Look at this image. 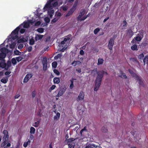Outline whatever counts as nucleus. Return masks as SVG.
<instances>
[{"mask_svg":"<svg viewBox=\"0 0 148 148\" xmlns=\"http://www.w3.org/2000/svg\"><path fill=\"white\" fill-rule=\"evenodd\" d=\"M97 76L95 81V87L94 90L97 91L100 86L102 78L104 73L107 74V72H105L103 71H100L97 73Z\"/></svg>","mask_w":148,"mask_h":148,"instance_id":"obj_1","label":"nucleus"},{"mask_svg":"<svg viewBox=\"0 0 148 148\" xmlns=\"http://www.w3.org/2000/svg\"><path fill=\"white\" fill-rule=\"evenodd\" d=\"M139 33L137 35V36L134 37L131 41L132 44H136L137 43V41H140L143 37L144 32L143 31L139 32Z\"/></svg>","mask_w":148,"mask_h":148,"instance_id":"obj_2","label":"nucleus"},{"mask_svg":"<svg viewBox=\"0 0 148 148\" xmlns=\"http://www.w3.org/2000/svg\"><path fill=\"white\" fill-rule=\"evenodd\" d=\"M128 71L131 75L138 81L139 84L140 85H142L143 83L142 79L141 77L139 76L138 75L134 73V71L132 70L129 69L128 70Z\"/></svg>","mask_w":148,"mask_h":148,"instance_id":"obj_3","label":"nucleus"},{"mask_svg":"<svg viewBox=\"0 0 148 148\" xmlns=\"http://www.w3.org/2000/svg\"><path fill=\"white\" fill-rule=\"evenodd\" d=\"M85 10L84 9L81 10L80 13L77 17L78 20V21H84L85 20L87 17H88V15L85 16L82 18V17L83 16L85 13Z\"/></svg>","mask_w":148,"mask_h":148,"instance_id":"obj_4","label":"nucleus"},{"mask_svg":"<svg viewBox=\"0 0 148 148\" xmlns=\"http://www.w3.org/2000/svg\"><path fill=\"white\" fill-rule=\"evenodd\" d=\"M114 38H111L109 41L108 46L109 49L110 50L112 49L113 47L114 44Z\"/></svg>","mask_w":148,"mask_h":148,"instance_id":"obj_5","label":"nucleus"},{"mask_svg":"<svg viewBox=\"0 0 148 148\" xmlns=\"http://www.w3.org/2000/svg\"><path fill=\"white\" fill-rule=\"evenodd\" d=\"M42 64L43 70L44 71H46L47 69V60L46 58H43L42 61Z\"/></svg>","mask_w":148,"mask_h":148,"instance_id":"obj_6","label":"nucleus"},{"mask_svg":"<svg viewBox=\"0 0 148 148\" xmlns=\"http://www.w3.org/2000/svg\"><path fill=\"white\" fill-rule=\"evenodd\" d=\"M72 36L71 35L69 34L67 36H65V47H68L70 43V40Z\"/></svg>","mask_w":148,"mask_h":148,"instance_id":"obj_7","label":"nucleus"},{"mask_svg":"<svg viewBox=\"0 0 148 148\" xmlns=\"http://www.w3.org/2000/svg\"><path fill=\"white\" fill-rule=\"evenodd\" d=\"M22 25H23L22 24H21L19 26L17 27L12 32L11 35H13V34H14V35H17L18 34V31L21 29Z\"/></svg>","mask_w":148,"mask_h":148,"instance_id":"obj_8","label":"nucleus"},{"mask_svg":"<svg viewBox=\"0 0 148 148\" xmlns=\"http://www.w3.org/2000/svg\"><path fill=\"white\" fill-rule=\"evenodd\" d=\"M65 44V38H64L63 41H62L61 42V45L59 46V47L58 48V51H59L62 52H64L65 51V47H63V46L62 45H64Z\"/></svg>","mask_w":148,"mask_h":148,"instance_id":"obj_9","label":"nucleus"},{"mask_svg":"<svg viewBox=\"0 0 148 148\" xmlns=\"http://www.w3.org/2000/svg\"><path fill=\"white\" fill-rule=\"evenodd\" d=\"M32 73H29L27 74L23 79V82L27 83L29 79L32 77Z\"/></svg>","mask_w":148,"mask_h":148,"instance_id":"obj_10","label":"nucleus"},{"mask_svg":"<svg viewBox=\"0 0 148 148\" xmlns=\"http://www.w3.org/2000/svg\"><path fill=\"white\" fill-rule=\"evenodd\" d=\"M69 138L68 135V134H65V138L66 139L65 140V143H72V142L74 141L75 140V139L73 138Z\"/></svg>","mask_w":148,"mask_h":148,"instance_id":"obj_11","label":"nucleus"},{"mask_svg":"<svg viewBox=\"0 0 148 148\" xmlns=\"http://www.w3.org/2000/svg\"><path fill=\"white\" fill-rule=\"evenodd\" d=\"M3 133L4 134L3 139H8L9 136L8 131L4 130L3 131Z\"/></svg>","mask_w":148,"mask_h":148,"instance_id":"obj_12","label":"nucleus"},{"mask_svg":"<svg viewBox=\"0 0 148 148\" xmlns=\"http://www.w3.org/2000/svg\"><path fill=\"white\" fill-rule=\"evenodd\" d=\"M51 3V6L49 7H46L45 5L44 7V10H45L46 9H48L49 8H50L52 7H57L58 5V3L57 1L54 2L53 3H51Z\"/></svg>","mask_w":148,"mask_h":148,"instance_id":"obj_13","label":"nucleus"},{"mask_svg":"<svg viewBox=\"0 0 148 148\" xmlns=\"http://www.w3.org/2000/svg\"><path fill=\"white\" fill-rule=\"evenodd\" d=\"M84 94L82 91H81L78 97V99L79 100H82L84 98Z\"/></svg>","mask_w":148,"mask_h":148,"instance_id":"obj_14","label":"nucleus"},{"mask_svg":"<svg viewBox=\"0 0 148 148\" xmlns=\"http://www.w3.org/2000/svg\"><path fill=\"white\" fill-rule=\"evenodd\" d=\"M54 13V11L53 10L49 9L48 11V14L49 16L51 18H52Z\"/></svg>","mask_w":148,"mask_h":148,"instance_id":"obj_15","label":"nucleus"},{"mask_svg":"<svg viewBox=\"0 0 148 148\" xmlns=\"http://www.w3.org/2000/svg\"><path fill=\"white\" fill-rule=\"evenodd\" d=\"M85 148H99V147L94 144H91L87 145Z\"/></svg>","mask_w":148,"mask_h":148,"instance_id":"obj_16","label":"nucleus"},{"mask_svg":"<svg viewBox=\"0 0 148 148\" xmlns=\"http://www.w3.org/2000/svg\"><path fill=\"white\" fill-rule=\"evenodd\" d=\"M64 92V89H63L61 88L60 89L58 94L56 96L59 97L62 96Z\"/></svg>","mask_w":148,"mask_h":148,"instance_id":"obj_17","label":"nucleus"},{"mask_svg":"<svg viewBox=\"0 0 148 148\" xmlns=\"http://www.w3.org/2000/svg\"><path fill=\"white\" fill-rule=\"evenodd\" d=\"M127 34L128 36L131 37L134 34V32L131 29H129L127 30Z\"/></svg>","mask_w":148,"mask_h":148,"instance_id":"obj_18","label":"nucleus"},{"mask_svg":"<svg viewBox=\"0 0 148 148\" xmlns=\"http://www.w3.org/2000/svg\"><path fill=\"white\" fill-rule=\"evenodd\" d=\"M53 82L55 84H58L60 82V78L58 77H55L53 78Z\"/></svg>","mask_w":148,"mask_h":148,"instance_id":"obj_19","label":"nucleus"},{"mask_svg":"<svg viewBox=\"0 0 148 148\" xmlns=\"http://www.w3.org/2000/svg\"><path fill=\"white\" fill-rule=\"evenodd\" d=\"M60 114L58 112H57L56 113V115L55 116H54V117H53L54 120L55 121L58 120L59 119L60 117Z\"/></svg>","mask_w":148,"mask_h":148,"instance_id":"obj_20","label":"nucleus"},{"mask_svg":"<svg viewBox=\"0 0 148 148\" xmlns=\"http://www.w3.org/2000/svg\"><path fill=\"white\" fill-rule=\"evenodd\" d=\"M29 23L30 22H24L23 23V25L21 26H23V28H27L29 26Z\"/></svg>","mask_w":148,"mask_h":148,"instance_id":"obj_21","label":"nucleus"},{"mask_svg":"<svg viewBox=\"0 0 148 148\" xmlns=\"http://www.w3.org/2000/svg\"><path fill=\"white\" fill-rule=\"evenodd\" d=\"M43 37V35H37L35 37V39L36 41L41 39Z\"/></svg>","mask_w":148,"mask_h":148,"instance_id":"obj_22","label":"nucleus"},{"mask_svg":"<svg viewBox=\"0 0 148 148\" xmlns=\"http://www.w3.org/2000/svg\"><path fill=\"white\" fill-rule=\"evenodd\" d=\"M61 16L62 14L60 12L57 11L55 12V17L59 18V19L60 18V17Z\"/></svg>","mask_w":148,"mask_h":148,"instance_id":"obj_23","label":"nucleus"},{"mask_svg":"<svg viewBox=\"0 0 148 148\" xmlns=\"http://www.w3.org/2000/svg\"><path fill=\"white\" fill-rule=\"evenodd\" d=\"M143 61L144 64H148V55H147L145 56L143 60Z\"/></svg>","mask_w":148,"mask_h":148,"instance_id":"obj_24","label":"nucleus"},{"mask_svg":"<svg viewBox=\"0 0 148 148\" xmlns=\"http://www.w3.org/2000/svg\"><path fill=\"white\" fill-rule=\"evenodd\" d=\"M0 51L1 53H5L6 54L8 53V49L5 47H3L1 49Z\"/></svg>","mask_w":148,"mask_h":148,"instance_id":"obj_25","label":"nucleus"},{"mask_svg":"<svg viewBox=\"0 0 148 148\" xmlns=\"http://www.w3.org/2000/svg\"><path fill=\"white\" fill-rule=\"evenodd\" d=\"M74 10H73L72 9H71L68 12L67 14L65 15V17L69 16L72 14L74 12Z\"/></svg>","mask_w":148,"mask_h":148,"instance_id":"obj_26","label":"nucleus"},{"mask_svg":"<svg viewBox=\"0 0 148 148\" xmlns=\"http://www.w3.org/2000/svg\"><path fill=\"white\" fill-rule=\"evenodd\" d=\"M131 49L134 51H137L138 50L137 45L136 44H134L131 46Z\"/></svg>","mask_w":148,"mask_h":148,"instance_id":"obj_27","label":"nucleus"},{"mask_svg":"<svg viewBox=\"0 0 148 148\" xmlns=\"http://www.w3.org/2000/svg\"><path fill=\"white\" fill-rule=\"evenodd\" d=\"M6 56V54L5 53H0V60H1L5 58Z\"/></svg>","mask_w":148,"mask_h":148,"instance_id":"obj_28","label":"nucleus"},{"mask_svg":"<svg viewBox=\"0 0 148 148\" xmlns=\"http://www.w3.org/2000/svg\"><path fill=\"white\" fill-rule=\"evenodd\" d=\"M8 80V78L7 77H5L2 79L1 80V81L4 84H5L7 82Z\"/></svg>","mask_w":148,"mask_h":148,"instance_id":"obj_29","label":"nucleus"},{"mask_svg":"<svg viewBox=\"0 0 148 148\" xmlns=\"http://www.w3.org/2000/svg\"><path fill=\"white\" fill-rule=\"evenodd\" d=\"M120 77L121 78H127V77L125 75V73H124L123 71H121L120 72Z\"/></svg>","mask_w":148,"mask_h":148,"instance_id":"obj_30","label":"nucleus"},{"mask_svg":"<svg viewBox=\"0 0 148 148\" xmlns=\"http://www.w3.org/2000/svg\"><path fill=\"white\" fill-rule=\"evenodd\" d=\"M104 61V60L100 58H99L98 60V63H97V65H99L100 64H102Z\"/></svg>","mask_w":148,"mask_h":148,"instance_id":"obj_31","label":"nucleus"},{"mask_svg":"<svg viewBox=\"0 0 148 148\" xmlns=\"http://www.w3.org/2000/svg\"><path fill=\"white\" fill-rule=\"evenodd\" d=\"M69 148H74L75 146V143L72 142L69 143L68 144Z\"/></svg>","mask_w":148,"mask_h":148,"instance_id":"obj_32","label":"nucleus"},{"mask_svg":"<svg viewBox=\"0 0 148 148\" xmlns=\"http://www.w3.org/2000/svg\"><path fill=\"white\" fill-rule=\"evenodd\" d=\"M35 129L32 127H31L30 128V133L31 134H34L35 133Z\"/></svg>","mask_w":148,"mask_h":148,"instance_id":"obj_33","label":"nucleus"},{"mask_svg":"<svg viewBox=\"0 0 148 148\" xmlns=\"http://www.w3.org/2000/svg\"><path fill=\"white\" fill-rule=\"evenodd\" d=\"M3 142V143L2 144L1 146L4 147L7 143L8 139H2Z\"/></svg>","mask_w":148,"mask_h":148,"instance_id":"obj_34","label":"nucleus"},{"mask_svg":"<svg viewBox=\"0 0 148 148\" xmlns=\"http://www.w3.org/2000/svg\"><path fill=\"white\" fill-rule=\"evenodd\" d=\"M36 31L40 33H42L44 31V29L42 28H39L37 29Z\"/></svg>","mask_w":148,"mask_h":148,"instance_id":"obj_35","label":"nucleus"},{"mask_svg":"<svg viewBox=\"0 0 148 148\" xmlns=\"http://www.w3.org/2000/svg\"><path fill=\"white\" fill-rule=\"evenodd\" d=\"M62 56V53H59L57 56L54 57V59H58V58H60Z\"/></svg>","mask_w":148,"mask_h":148,"instance_id":"obj_36","label":"nucleus"},{"mask_svg":"<svg viewBox=\"0 0 148 148\" xmlns=\"http://www.w3.org/2000/svg\"><path fill=\"white\" fill-rule=\"evenodd\" d=\"M74 79H72L70 80L71 84L70 85V88L71 89H72L74 87V84H73V82H74Z\"/></svg>","mask_w":148,"mask_h":148,"instance_id":"obj_37","label":"nucleus"},{"mask_svg":"<svg viewBox=\"0 0 148 148\" xmlns=\"http://www.w3.org/2000/svg\"><path fill=\"white\" fill-rule=\"evenodd\" d=\"M35 41L34 39L32 38L29 40V44L30 45H33L34 44Z\"/></svg>","mask_w":148,"mask_h":148,"instance_id":"obj_38","label":"nucleus"},{"mask_svg":"<svg viewBox=\"0 0 148 148\" xmlns=\"http://www.w3.org/2000/svg\"><path fill=\"white\" fill-rule=\"evenodd\" d=\"M57 65V62L54 61L52 63V66L53 68H56Z\"/></svg>","mask_w":148,"mask_h":148,"instance_id":"obj_39","label":"nucleus"},{"mask_svg":"<svg viewBox=\"0 0 148 148\" xmlns=\"http://www.w3.org/2000/svg\"><path fill=\"white\" fill-rule=\"evenodd\" d=\"M59 19V18L55 17V18L51 20V23H55L58 21Z\"/></svg>","mask_w":148,"mask_h":148,"instance_id":"obj_40","label":"nucleus"},{"mask_svg":"<svg viewBox=\"0 0 148 148\" xmlns=\"http://www.w3.org/2000/svg\"><path fill=\"white\" fill-rule=\"evenodd\" d=\"M16 60L14 58H12V59L11 61L13 65H15L17 63Z\"/></svg>","mask_w":148,"mask_h":148,"instance_id":"obj_41","label":"nucleus"},{"mask_svg":"<svg viewBox=\"0 0 148 148\" xmlns=\"http://www.w3.org/2000/svg\"><path fill=\"white\" fill-rule=\"evenodd\" d=\"M40 121H38L37 122H35L34 123V124L33 125L35 127H37L39 125Z\"/></svg>","mask_w":148,"mask_h":148,"instance_id":"obj_42","label":"nucleus"},{"mask_svg":"<svg viewBox=\"0 0 148 148\" xmlns=\"http://www.w3.org/2000/svg\"><path fill=\"white\" fill-rule=\"evenodd\" d=\"M11 37L13 40L17 39L18 37V36L17 35H14V34H13V35H11Z\"/></svg>","mask_w":148,"mask_h":148,"instance_id":"obj_43","label":"nucleus"},{"mask_svg":"<svg viewBox=\"0 0 148 148\" xmlns=\"http://www.w3.org/2000/svg\"><path fill=\"white\" fill-rule=\"evenodd\" d=\"M101 130L102 131L104 132H106L108 131L107 129L105 127H102Z\"/></svg>","mask_w":148,"mask_h":148,"instance_id":"obj_44","label":"nucleus"},{"mask_svg":"<svg viewBox=\"0 0 148 148\" xmlns=\"http://www.w3.org/2000/svg\"><path fill=\"white\" fill-rule=\"evenodd\" d=\"M100 31V29L99 28H97L95 29L94 31V33L95 34H97V33Z\"/></svg>","mask_w":148,"mask_h":148,"instance_id":"obj_45","label":"nucleus"},{"mask_svg":"<svg viewBox=\"0 0 148 148\" xmlns=\"http://www.w3.org/2000/svg\"><path fill=\"white\" fill-rule=\"evenodd\" d=\"M77 5V3H75L74 4L73 7L71 9H72L73 10H74V11H75L76 9Z\"/></svg>","mask_w":148,"mask_h":148,"instance_id":"obj_46","label":"nucleus"},{"mask_svg":"<svg viewBox=\"0 0 148 148\" xmlns=\"http://www.w3.org/2000/svg\"><path fill=\"white\" fill-rule=\"evenodd\" d=\"M56 86L55 85H53L49 88V92H51L52 90L55 89L56 88Z\"/></svg>","mask_w":148,"mask_h":148,"instance_id":"obj_47","label":"nucleus"},{"mask_svg":"<svg viewBox=\"0 0 148 148\" xmlns=\"http://www.w3.org/2000/svg\"><path fill=\"white\" fill-rule=\"evenodd\" d=\"M44 20L45 22L47 23H49L50 21V19L48 17H46L45 18Z\"/></svg>","mask_w":148,"mask_h":148,"instance_id":"obj_48","label":"nucleus"},{"mask_svg":"<svg viewBox=\"0 0 148 148\" xmlns=\"http://www.w3.org/2000/svg\"><path fill=\"white\" fill-rule=\"evenodd\" d=\"M14 53L16 55H20L21 54V52L18 50L15 51L14 52Z\"/></svg>","mask_w":148,"mask_h":148,"instance_id":"obj_49","label":"nucleus"},{"mask_svg":"<svg viewBox=\"0 0 148 148\" xmlns=\"http://www.w3.org/2000/svg\"><path fill=\"white\" fill-rule=\"evenodd\" d=\"M23 59V58L21 56L16 58V60L18 62L21 61Z\"/></svg>","mask_w":148,"mask_h":148,"instance_id":"obj_50","label":"nucleus"},{"mask_svg":"<svg viewBox=\"0 0 148 148\" xmlns=\"http://www.w3.org/2000/svg\"><path fill=\"white\" fill-rule=\"evenodd\" d=\"M53 72L57 75H59L60 74L59 72L56 69H54L53 70Z\"/></svg>","mask_w":148,"mask_h":148,"instance_id":"obj_51","label":"nucleus"},{"mask_svg":"<svg viewBox=\"0 0 148 148\" xmlns=\"http://www.w3.org/2000/svg\"><path fill=\"white\" fill-rule=\"evenodd\" d=\"M138 57L139 58L143 59L144 57V55L143 53H142L139 55Z\"/></svg>","mask_w":148,"mask_h":148,"instance_id":"obj_52","label":"nucleus"},{"mask_svg":"<svg viewBox=\"0 0 148 148\" xmlns=\"http://www.w3.org/2000/svg\"><path fill=\"white\" fill-rule=\"evenodd\" d=\"M15 45V44H14V43H12V44L10 45V48L11 49H12V48H14Z\"/></svg>","mask_w":148,"mask_h":148,"instance_id":"obj_53","label":"nucleus"},{"mask_svg":"<svg viewBox=\"0 0 148 148\" xmlns=\"http://www.w3.org/2000/svg\"><path fill=\"white\" fill-rule=\"evenodd\" d=\"M123 27H126L127 24V23L126 22L125 20L123 21Z\"/></svg>","mask_w":148,"mask_h":148,"instance_id":"obj_54","label":"nucleus"},{"mask_svg":"<svg viewBox=\"0 0 148 148\" xmlns=\"http://www.w3.org/2000/svg\"><path fill=\"white\" fill-rule=\"evenodd\" d=\"M23 44H20L18 46V48L19 49H22V48H23Z\"/></svg>","mask_w":148,"mask_h":148,"instance_id":"obj_55","label":"nucleus"},{"mask_svg":"<svg viewBox=\"0 0 148 148\" xmlns=\"http://www.w3.org/2000/svg\"><path fill=\"white\" fill-rule=\"evenodd\" d=\"M34 136L31 134L29 136V140H34Z\"/></svg>","mask_w":148,"mask_h":148,"instance_id":"obj_56","label":"nucleus"},{"mask_svg":"<svg viewBox=\"0 0 148 148\" xmlns=\"http://www.w3.org/2000/svg\"><path fill=\"white\" fill-rule=\"evenodd\" d=\"M41 110L40 109L37 113V115L39 116H41Z\"/></svg>","mask_w":148,"mask_h":148,"instance_id":"obj_57","label":"nucleus"},{"mask_svg":"<svg viewBox=\"0 0 148 148\" xmlns=\"http://www.w3.org/2000/svg\"><path fill=\"white\" fill-rule=\"evenodd\" d=\"M7 66L8 67H10L11 66V62L10 61L8 62L7 63Z\"/></svg>","mask_w":148,"mask_h":148,"instance_id":"obj_58","label":"nucleus"},{"mask_svg":"<svg viewBox=\"0 0 148 148\" xmlns=\"http://www.w3.org/2000/svg\"><path fill=\"white\" fill-rule=\"evenodd\" d=\"M25 42L23 39H21L18 40V43H23Z\"/></svg>","mask_w":148,"mask_h":148,"instance_id":"obj_59","label":"nucleus"},{"mask_svg":"<svg viewBox=\"0 0 148 148\" xmlns=\"http://www.w3.org/2000/svg\"><path fill=\"white\" fill-rule=\"evenodd\" d=\"M81 63V62L79 61H75V64L74 65V66H75L77 64H80Z\"/></svg>","mask_w":148,"mask_h":148,"instance_id":"obj_60","label":"nucleus"},{"mask_svg":"<svg viewBox=\"0 0 148 148\" xmlns=\"http://www.w3.org/2000/svg\"><path fill=\"white\" fill-rule=\"evenodd\" d=\"M25 29H21L20 30V32L22 34H23L24 33V32H25Z\"/></svg>","mask_w":148,"mask_h":148,"instance_id":"obj_61","label":"nucleus"},{"mask_svg":"<svg viewBox=\"0 0 148 148\" xmlns=\"http://www.w3.org/2000/svg\"><path fill=\"white\" fill-rule=\"evenodd\" d=\"M36 95V91L34 90L32 92V97L33 98H34Z\"/></svg>","mask_w":148,"mask_h":148,"instance_id":"obj_62","label":"nucleus"},{"mask_svg":"<svg viewBox=\"0 0 148 148\" xmlns=\"http://www.w3.org/2000/svg\"><path fill=\"white\" fill-rule=\"evenodd\" d=\"M80 54L81 55H83L84 54V52L83 50H81L79 52Z\"/></svg>","mask_w":148,"mask_h":148,"instance_id":"obj_63","label":"nucleus"},{"mask_svg":"<svg viewBox=\"0 0 148 148\" xmlns=\"http://www.w3.org/2000/svg\"><path fill=\"white\" fill-rule=\"evenodd\" d=\"M32 49V46H29L28 48V51L29 52H30Z\"/></svg>","mask_w":148,"mask_h":148,"instance_id":"obj_64","label":"nucleus"}]
</instances>
